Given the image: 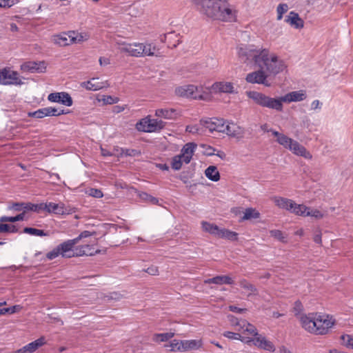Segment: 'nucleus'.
<instances>
[{"label": "nucleus", "instance_id": "f257e3e1", "mask_svg": "<svg viewBox=\"0 0 353 353\" xmlns=\"http://www.w3.org/2000/svg\"><path fill=\"white\" fill-rule=\"evenodd\" d=\"M247 95L259 105L278 112L283 110V102L288 103L299 102L304 101L307 98L306 92L303 90L290 92L277 99L270 97L263 93L255 91L248 92Z\"/></svg>", "mask_w": 353, "mask_h": 353}, {"label": "nucleus", "instance_id": "f03ea898", "mask_svg": "<svg viewBox=\"0 0 353 353\" xmlns=\"http://www.w3.org/2000/svg\"><path fill=\"white\" fill-rule=\"evenodd\" d=\"M302 327L315 334H325L334 324L332 316L321 314H303L300 316Z\"/></svg>", "mask_w": 353, "mask_h": 353}, {"label": "nucleus", "instance_id": "7ed1b4c3", "mask_svg": "<svg viewBox=\"0 0 353 353\" xmlns=\"http://www.w3.org/2000/svg\"><path fill=\"white\" fill-rule=\"evenodd\" d=\"M256 65L264 70L268 75L273 76L284 72L288 68L284 60L266 48L261 50V54L256 61Z\"/></svg>", "mask_w": 353, "mask_h": 353}, {"label": "nucleus", "instance_id": "20e7f679", "mask_svg": "<svg viewBox=\"0 0 353 353\" xmlns=\"http://www.w3.org/2000/svg\"><path fill=\"white\" fill-rule=\"evenodd\" d=\"M119 50L132 57L157 56V48L150 43H133L119 44Z\"/></svg>", "mask_w": 353, "mask_h": 353}, {"label": "nucleus", "instance_id": "39448f33", "mask_svg": "<svg viewBox=\"0 0 353 353\" xmlns=\"http://www.w3.org/2000/svg\"><path fill=\"white\" fill-rule=\"evenodd\" d=\"M236 18V10L234 7L228 0H221L212 19L231 22L234 21Z\"/></svg>", "mask_w": 353, "mask_h": 353}, {"label": "nucleus", "instance_id": "423d86ee", "mask_svg": "<svg viewBox=\"0 0 353 353\" xmlns=\"http://www.w3.org/2000/svg\"><path fill=\"white\" fill-rule=\"evenodd\" d=\"M178 96L192 98L194 99H205L203 88L194 85H185L178 87L175 90Z\"/></svg>", "mask_w": 353, "mask_h": 353}, {"label": "nucleus", "instance_id": "0eeeda50", "mask_svg": "<svg viewBox=\"0 0 353 353\" xmlns=\"http://www.w3.org/2000/svg\"><path fill=\"white\" fill-rule=\"evenodd\" d=\"M165 126V122L161 120L146 117L141 119L137 124L136 128L141 132H154L159 131Z\"/></svg>", "mask_w": 353, "mask_h": 353}, {"label": "nucleus", "instance_id": "6e6552de", "mask_svg": "<svg viewBox=\"0 0 353 353\" xmlns=\"http://www.w3.org/2000/svg\"><path fill=\"white\" fill-rule=\"evenodd\" d=\"M22 84L23 82L17 72L8 67L0 70V85H21Z\"/></svg>", "mask_w": 353, "mask_h": 353}, {"label": "nucleus", "instance_id": "1a4fd4ad", "mask_svg": "<svg viewBox=\"0 0 353 353\" xmlns=\"http://www.w3.org/2000/svg\"><path fill=\"white\" fill-rule=\"evenodd\" d=\"M236 330L240 332L241 335V341L247 344L252 343L254 339L253 336L256 337L258 335V332L255 326L245 320H242L240 327L236 328Z\"/></svg>", "mask_w": 353, "mask_h": 353}, {"label": "nucleus", "instance_id": "9d476101", "mask_svg": "<svg viewBox=\"0 0 353 353\" xmlns=\"http://www.w3.org/2000/svg\"><path fill=\"white\" fill-rule=\"evenodd\" d=\"M261 54V50L254 49L252 46H242L238 48V55L243 63L254 61L256 65V61Z\"/></svg>", "mask_w": 353, "mask_h": 353}, {"label": "nucleus", "instance_id": "9b49d317", "mask_svg": "<svg viewBox=\"0 0 353 353\" xmlns=\"http://www.w3.org/2000/svg\"><path fill=\"white\" fill-rule=\"evenodd\" d=\"M201 6L200 12L206 17L212 19L216 13L221 0H192Z\"/></svg>", "mask_w": 353, "mask_h": 353}, {"label": "nucleus", "instance_id": "f8f14e48", "mask_svg": "<svg viewBox=\"0 0 353 353\" xmlns=\"http://www.w3.org/2000/svg\"><path fill=\"white\" fill-rule=\"evenodd\" d=\"M268 76L265 71L260 68L257 71L248 74L245 80L250 83L263 84L267 87H270L271 84L267 80Z\"/></svg>", "mask_w": 353, "mask_h": 353}, {"label": "nucleus", "instance_id": "ddd939ff", "mask_svg": "<svg viewBox=\"0 0 353 353\" xmlns=\"http://www.w3.org/2000/svg\"><path fill=\"white\" fill-rule=\"evenodd\" d=\"M77 244V239H69L59 244L58 248L61 252V256L64 258H71L76 256L75 245Z\"/></svg>", "mask_w": 353, "mask_h": 353}, {"label": "nucleus", "instance_id": "4468645a", "mask_svg": "<svg viewBox=\"0 0 353 353\" xmlns=\"http://www.w3.org/2000/svg\"><path fill=\"white\" fill-rule=\"evenodd\" d=\"M223 130L224 132L222 133L236 139L243 138L245 133L244 129L234 122H227L225 123L224 121Z\"/></svg>", "mask_w": 353, "mask_h": 353}, {"label": "nucleus", "instance_id": "2eb2a0df", "mask_svg": "<svg viewBox=\"0 0 353 353\" xmlns=\"http://www.w3.org/2000/svg\"><path fill=\"white\" fill-rule=\"evenodd\" d=\"M201 123L203 125V127L205 128L206 129H208L210 132H224V121L221 119H208L206 120H201Z\"/></svg>", "mask_w": 353, "mask_h": 353}, {"label": "nucleus", "instance_id": "dca6fc26", "mask_svg": "<svg viewBox=\"0 0 353 353\" xmlns=\"http://www.w3.org/2000/svg\"><path fill=\"white\" fill-rule=\"evenodd\" d=\"M210 89L214 92H222L225 94H234L237 92L234 84L228 81L215 82L212 85Z\"/></svg>", "mask_w": 353, "mask_h": 353}, {"label": "nucleus", "instance_id": "f3484780", "mask_svg": "<svg viewBox=\"0 0 353 353\" xmlns=\"http://www.w3.org/2000/svg\"><path fill=\"white\" fill-rule=\"evenodd\" d=\"M48 99L51 102L60 103L66 106L72 105V99L67 92H54L48 95Z\"/></svg>", "mask_w": 353, "mask_h": 353}, {"label": "nucleus", "instance_id": "a211bd4d", "mask_svg": "<svg viewBox=\"0 0 353 353\" xmlns=\"http://www.w3.org/2000/svg\"><path fill=\"white\" fill-rule=\"evenodd\" d=\"M46 343V339L44 337H40L39 339L32 341L28 345H25L22 348L17 350L14 353H32L38 350L40 347Z\"/></svg>", "mask_w": 353, "mask_h": 353}, {"label": "nucleus", "instance_id": "6ab92c4d", "mask_svg": "<svg viewBox=\"0 0 353 353\" xmlns=\"http://www.w3.org/2000/svg\"><path fill=\"white\" fill-rule=\"evenodd\" d=\"M44 62H27L21 65V70L30 72H43L46 70Z\"/></svg>", "mask_w": 353, "mask_h": 353}, {"label": "nucleus", "instance_id": "aec40b11", "mask_svg": "<svg viewBox=\"0 0 353 353\" xmlns=\"http://www.w3.org/2000/svg\"><path fill=\"white\" fill-rule=\"evenodd\" d=\"M252 343L259 348L270 352H274L275 350L273 343L261 335L258 334L257 336L254 338Z\"/></svg>", "mask_w": 353, "mask_h": 353}, {"label": "nucleus", "instance_id": "412c9836", "mask_svg": "<svg viewBox=\"0 0 353 353\" xmlns=\"http://www.w3.org/2000/svg\"><path fill=\"white\" fill-rule=\"evenodd\" d=\"M288 150H291L294 154L303 157L307 159H312V154L306 148L299 143L296 141L293 140Z\"/></svg>", "mask_w": 353, "mask_h": 353}, {"label": "nucleus", "instance_id": "4be33fe9", "mask_svg": "<svg viewBox=\"0 0 353 353\" xmlns=\"http://www.w3.org/2000/svg\"><path fill=\"white\" fill-rule=\"evenodd\" d=\"M196 148V144L194 143H188L183 147L180 155L185 163L188 164L190 162Z\"/></svg>", "mask_w": 353, "mask_h": 353}, {"label": "nucleus", "instance_id": "5701e85b", "mask_svg": "<svg viewBox=\"0 0 353 353\" xmlns=\"http://www.w3.org/2000/svg\"><path fill=\"white\" fill-rule=\"evenodd\" d=\"M99 252L100 250H94L92 245L86 244L76 247L74 254L76 256H94Z\"/></svg>", "mask_w": 353, "mask_h": 353}, {"label": "nucleus", "instance_id": "b1692460", "mask_svg": "<svg viewBox=\"0 0 353 353\" xmlns=\"http://www.w3.org/2000/svg\"><path fill=\"white\" fill-rule=\"evenodd\" d=\"M81 86L88 90L97 91L105 87V83L99 81L98 78H92L88 81L81 83Z\"/></svg>", "mask_w": 353, "mask_h": 353}, {"label": "nucleus", "instance_id": "393cba45", "mask_svg": "<svg viewBox=\"0 0 353 353\" xmlns=\"http://www.w3.org/2000/svg\"><path fill=\"white\" fill-rule=\"evenodd\" d=\"M46 212L49 213H54L57 214H64L68 213V211L65 208V205L62 203H54L50 202L46 203Z\"/></svg>", "mask_w": 353, "mask_h": 353}, {"label": "nucleus", "instance_id": "a878e982", "mask_svg": "<svg viewBox=\"0 0 353 353\" xmlns=\"http://www.w3.org/2000/svg\"><path fill=\"white\" fill-rule=\"evenodd\" d=\"M285 21L295 28H301L303 27V21L299 17V14L294 12H290Z\"/></svg>", "mask_w": 353, "mask_h": 353}, {"label": "nucleus", "instance_id": "bb28decb", "mask_svg": "<svg viewBox=\"0 0 353 353\" xmlns=\"http://www.w3.org/2000/svg\"><path fill=\"white\" fill-rule=\"evenodd\" d=\"M272 200L275 205L279 208L286 210L288 211L290 210L292 208V200L281 196H274L272 198Z\"/></svg>", "mask_w": 353, "mask_h": 353}, {"label": "nucleus", "instance_id": "cd10ccee", "mask_svg": "<svg viewBox=\"0 0 353 353\" xmlns=\"http://www.w3.org/2000/svg\"><path fill=\"white\" fill-rule=\"evenodd\" d=\"M270 132H272V134L276 137V141L283 146L285 148L288 149L290 144L292 143L293 139L287 137L286 135L281 134L277 131L270 130Z\"/></svg>", "mask_w": 353, "mask_h": 353}, {"label": "nucleus", "instance_id": "c85d7f7f", "mask_svg": "<svg viewBox=\"0 0 353 353\" xmlns=\"http://www.w3.org/2000/svg\"><path fill=\"white\" fill-rule=\"evenodd\" d=\"M69 32L68 33H62L60 34L54 35L52 37V41L60 46H65L71 44L70 41Z\"/></svg>", "mask_w": 353, "mask_h": 353}, {"label": "nucleus", "instance_id": "c756f323", "mask_svg": "<svg viewBox=\"0 0 353 353\" xmlns=\"http://www.w3.org/2000/svg\"><path fill=\"white\" fill-rule=\"evenodd\" d=\"M205 283H214L218 285H222V284H232L233 280L232 278H230L228 276L226 275H221V276H217L212 279H208L205 280Z\"/></svg>", "mask_w": 353, "mask_h": 353}, {"label": "nucleus", "instance_id": "7c9ffc66", "mask_svg": "<svg viewBox=\"0 0 353 353\" xmlns=\"http://www.w3.org/2000/svg\"><path fill=\"white\" fill-rule=\"evenodd\" d=\"M202 346L201 340H185L182 341L183 351L190 350H198Z\"/></svg>", "mask_w": 353, "mask_h": 353}, {"label": "nucleus", "instance_id": "2f4dec72", "mask_svg": "<svg viewBox=\"0 0 353 353\" xmlns=\"http://www.w3.org/2000/svg\"><path fill=\"white\" fill-rule=\"evenodd\" d=\"M70 41L72 43H81L87 41L89 36L86 33H79L74 31L69 32Z\"/></svg>", "mask_w": 353, "mask_h": 353}, {"label": "nucleus", "instance_id": "473e14b6", "mask_svg": "<svg viewBox=\"0 0 353 353\" xmlns=\"http://www.w3.org/2000/svg\"><path fill=\"white\" fill-rule=\"evenodd\" d=\"M206 177L212 181H218L220 179V174L216 166L210 165L205 170Z\"/></svg>", "mask_w": 353, "mask_h": 353}, {"label": "nucleus", "instance_id": "72a5a7b5", "mask_svg": "<svg viewBox=\"0 0 353 353\" xmlns=\"http://www.w3.org/2000/svg\"><path fill=\"white\" fill-rule=\"evenodd\" d=\"M155 115L165 119H172L176 117V113L174 109H158L155 112Z\"/></svg>", "mask_w": 353, "mask_h": 353}, {"label": "nucleus", "instance_id": "f704fd0d", "mask_svg": "<svg viewBox=\"0 0 353 353\" xmlns=\"http://www.w3.org/2000/svg\"><path fill=\"white\" fill-rule=\"evenodd\" d=\"M238 234L235 232L230 231L225 228H220L217 237L225 239L231 241L237 239Z\"/></svg>", "mask_w": 353, "mask_h": 353}, {"label": "nucleus", "instance_id": "c9c22d12", "mask_svg": "<svg viewBox=\"0 0 353 353\" xmlns=\"http://www.w3.org/2000/svg\"><path fill=\"white\" fill-rule=\"evenodd\" d=\"M201 226L203 231L217 236L220 228L214 223L202 221Z\"/></svg>", "mask_w": 353, "mask_h": 353}, {"label": "nucleus", "instance_id": "e433bc0d", "mask_svg": "<svg viewBox=\"0 0 353 353\" xmlns=\"http://www.w3.org/2000/svg\"><path fill=\"white\" fill-rule=\"evenodd\" d=\"M292 208L290 209L289 212L298 216H305L306 210H307V206L303 204H297L294 201H292Z\"/></svg>", "mask_w": 353, "mask_h": 353}, {"label": "nucleus", "instance_id": "4c0bfd02", "mask_svg": "<svg viewBox=\"0 0 353 353\" xmlns=\"http://www.w3.org/2000/svg\"><path fill=\"white\" fill-rule=\"evenodd\" d=\"M239 285L242 288H243L245 290V292L248 293V296L256 294V288L252 284L248 282L246 280H241L239 281Z\"/></svg>", "mask_w": 353, "mask_h": 353}, {"label": "nucleus", "instance_id": "58836bf2", "mask_svg": "<svg viewBox=\"0 0 353 353\" xmlns=\"http://www.w3.org/2000/svg\"><path fill=\"white\" fill-rule=\"evenodd\" d=\"M260 216V213L254 208H247L244 212V214L241 218V221L250 220L252 219H258Z\"/></svg>", "mask_w": 353, "mask_h": 353}, {"label": "nucleus", "instance_id": "ea45409f", "mask_svg": "<svg viewBox=\"0 0 353 353\" xmlns=\"http://www.w3.org/2000/svg\"><path fill=\"white\" fill-rule=\"evenodd\" d=\"M174 335L173 332L155 334L152 337V340L155 342H163L167 341Z\"/></svg>", "mask_w": 353, "mask_h": 353}, {"label": "nucleus", "instance_id": "a19ab883", "mask_svg": "<svg viewBox=\"0 0 353 353\" xmlns=\"http://www.w3.org/2000/svg\"><path fill=\"white\" fill-rule=\"evenodd\" d=\"M24 219V212H22L15 216H3L0 217V221L1 223L3 222H16L19 221H23Z\"/></svg>", "mask_w": 353, "mask_h": 353}, {"label": "nucleus", "instance_id": "79ce46f5", "mask_svg": "<svg viewBox=\"0 0 353 353\" xmlns=\"http://www.w3.org/2000/svg\"><path fill=\"white\" fill-rule=\"evenodd\" d=\"M183 158L180 154L174 156L171 162L172 168L174 170H179L183 165Z\"/></svg>", "mask_w": 353, "mask_h": 353}, {"label": "nucleus", "instance_id": "37998d69", "mask_svg": "<svg viewBox=\"0 0 353 353\" xmlns=\"http://www.w3.org/2000/svg\"><path fill=\"white\" fill-rule=\"evenodd\" d=\"M23 232L33 236H44L48 235V234L42 230L28 227L23 229Z\"/></svg>", "mask_w": 353, "mask_h": 353}, {"label": "nucleus", "instance_id": "c03bdc74", "mask_svg": "<svg viewBox=\"0 0 353 353\" xmlns=\"http://www.w3.org/2000/svg\"><path fill=\"white\" fill-rule=\"evenodd\" d=\"M305 216H311L317 219H320L323 217V214L316 209H311L307 208L306 210Z\"/></svg>", "mask_w": 353, "mask_h": 353}, {"label": "nucleus", "instance_id": "a18cd8bd", "mask_svg": "<svg viewBox=\"0 0 353 353\" xmlns=\"http://www.w3.org/2000/svg\"><path fill=\"white\" fill-rule=\"evenodd\" d=\"M168 347H170V351H183L182 341L173 340L172 341Z\"/></svg>", "mask_w": 353, "mask_h": 353}, {"label": "nucleus", "instance_id": "49530a36", "mask_svg": "<svg viewBox=\"0 0 353 353\" xmlns=\"http://www.w3.org/2000/svg\"><path fill=\"white\" fill-rule=\"evenodd\" d=\"M139 196L142 200L150 202L152 204H157L159 203L158 199L148 194L146 192H141L139 194Z\"/></svg>", "mask_w": 353, "mask_h": 353}, {"label": "nucleus", "instance_id": "de8ad7c7", "mask_svg": "<svg viewBox=\"0 0 353 353\" xmlns=\"http://www.w3.org/2000/svg\"><path fill=\"white\" fill-rule=\"evenodd\" d=\"M341 339L345 346L353 348V336L344 334L341 336Z\"/></svg>", "mask_w": 353, "mask_h": 353}, {"label": "nucleus", "instance_id": "09e8293b", "mask_svg": "<svg viewBox=\"0 0 353 353\" xmlns=\"http://www.w3.org/2000/svg\"><path fill=\"white\" fill-rule=\"evenodd\" d=\"M288 10V6L285 3L279 4L276 8L277 12V19L281 20L283 17V14L285 13Z\"/></svg>", "mask_w": 353, "mask_h": 353}, {"label": "nucleus", "instance_id": "8fccbe9b", "mask_svg": "<svg viewBox=\"0 0 353 353\" xmlns=\"http://www.w3.org/2000/svg\"><path fill=\"white\" fill-rule=\"evenodd\" d=\"M223 335L225 337L230 339H232V340L241 341V335L240 332L236 333V332H233L227 331V332H223Z\"/></svg>", "mask_w": 353, "mask_h": 353}, {"label": "nucleus", "instance_id": "3c124183", "mask_svg": "<svg viewBox=\"0 0 353 353\" xmlns=\"http://www.w3.org/2000/svg\"><path fill=\"white\" fill-rule=\"evenodd\" d=\"M61 255V252L59 251V248L57 246L52 251L49 252L46 254V257L49 260H52L57 258L58 256Z\"/></svg>", "mask_w": 353, "mask_h": 353}, {"label": "nucleus", "instance_id": "603ef678", "mask_svg": "<svg viewBox=\"0 0 353 353\" xmlns=\"http://www.w3.org/2000/svg\"><path fill=\"white\" fill-rule=\"evenodd\" d=\"M23 202L21 203H13L11 205H8V208L10 210H14L16 212H23Z\"/></svg>", "mask_w": 353, "mask_h": 353}, {"label": "nucleus", "instance_id": "864d4df0", "mask_svg": "<svg viewBox=\"0 0 353 353\" xmlns=\"http://www.w3.org/2000/svg\"><path fill=\"white\" fill-rule=\"evenodd\" d=\"M101 101H103L105 104H114L119 101V99L117 97H112V96L103 95Z\"/></svg>", "mask_w": 353, "mask_h": 353}, {"label": "nucleus", "instance_id": "5fc2aeb1", "mask_svg": "<svg viewBox=\"0 0 353 353\" xmlns=\"http://www.w3.org/2000/svg\"><path fill=\"white\" fill-rule=\"evenodd\" d=\"M228 320L230 322L231 325L232 326L236 327V329L238 327H240V324H241V323H242L243 319L239 320L237 318H236L233 315H228Z\"/></svg>", "mask_w": 353, "mask_h": 353}, {"label": "nucleus", "instance_id": "6e6d98bb", "mask_svg": "<svg viewBox=\"0 0 353 353\" xmlns=\"http://www.w3.org/2000/svg\"><path fill=\"white\" fill-rule=\"evenodd\" d=\"M121 151L122 152L121 154H124L125 156L134 157L140 154V152L132 149H121Z\"/></svg>", "mask_w": 353, "mask_h": 353}, {"label": "nucleus", "instance_id": "4d7b16f0", "mask_svg": "<svg viewBox=\"0 0 353 353\" xmlns=\"http://www.w3.org/2000/svg\"><path fill=\"white\" fill-rule=\"evenodd\" d=\"M270 234L272 236L274 237L275 239H277L281 241H284V236L283 235V233L281 231H280L279 230H271Z\"/></svg>", "mask_w": 353, "mask_h": 353}, {"label": "nucleus", "instance_id": "13d9d810", "mask_svg": "<svg viewBox=\"0 0 353 353\" xmlns=\"http://www.w3.org/2000/svg\"><path fill=\"white\" fill-rule=\"evenodd\" d=\"M89 195L95 197V198H101L103 194L101 190L95 188H91L89 190Z\"/></svg>", "mask_w": 353, "mask_h": 353}, {"label": "nucleus", "instance_id": "bf43d9fd", "mask_svg": "<svg viewBox=\"0 0 353 353\" xmlns=\"http://www.w3.org/2000/svg\"><path fill=\"white\" fill-rule=\"evenodd\" d=\"M67 113H68V112L64 111V110L50 107V115L51 116H59V115L65 114Z\"/></svg>", "mask_w": 353, "mask_h": 353}, {"label": "nucleus", "instance_id": "052dcab7", "mask_svg": "<svg viewBox=\"0 0 353 353\" xmlns=\"http://www.w3.org/2000/svg\"><path fill=\"white\" fill-rule=\"evenodd\" d=\"M29 115L37 119H41L46 117L42 108L39 109L34 112L30 113Z\"/></svg>", "mask_w": 353, "mask_h": 353}, {"label": "nucleus", "instance_id": "680f3d73", "mask_svg": "<svg viewBox=\"0 0 353 353\" xmlns=\"http://www.w3.org/2000/svg\"><path fill=\"white\" fill-rule=\"evenodd\" d=\"M34 212H39L40 211H46L47 205L46 203L34 204Z\"/></svg>", "mask_w": 353, "mask_h": 353}, {"label": "nucleus", "instance_id": "e2e57ef3", "mask_svg": "<svg viewBox=\"0 0 353 353\" xmlns=\"http://www.w3.org/2000/svg\"><path fill=\"white\" fill-rule=\"evenodd\" d=\"M14 0H0V8H10L14 5Z\"/></svg>", "mask_w": 353, "mask_h": 353}, {"label": "nucleus", "instance_id": "0e129e2a", "mask_svg": "<svg viewBox=\"0 0 353 353\" xmlns=\"http://www.w3.org/2000/svg\"><path fill=\"white\" fill-rule=\"evenodd\" d=\"M91 235L92 233L90 232L85 230L82 232L77 237L74 238V239H77V243H78L81 239L89 237Z\"/></svg>", "mask_w": 353, "mask_h": 353}, {"label": "nucleus", "instance_id": "69168bd1", "mask_svg": "<svg viewBox=\"0 0 353 353\" xmlns=\"http://www.w3.org/2000/svg\"><path fill=\"white\" fill-rule=\"evenodd\" d=\"M99 62L101 66H105L110 64V59L103 57L99 58Z\"/></svg>", "mask_w": 353, "mask_h": 353}, {"label": "nucleus", "instance_id": "338daca9", "mask_svg": "<svg viewBox=\"0 0 353 353\" xmlns=\"http://www.w3.org/2000/svg\"><path fill=\"white\" fill-rule=\"evenodd\" d=\"M20 308H21V307L19 305H14L10 307H6V308H5L6 314V313L13 314V313L16 312Z\"/></svg>", "mask_w": 353, "mask_h": 353}, {"label": "nucleus", "instance_id": "774afa93", "mask_svg": "<svg viewBox=\"0 0 353 353\" xmlns=\"http://www.w3.org/2000/svg\"><path fill=\"white\" fill-rule=\"evenodd\" d=\"M322 103L319 100H314L311 103V109L316 110L321 108Z\"/></svg>", "mask_w": 353, "mask_h": 353}]
</instances>
